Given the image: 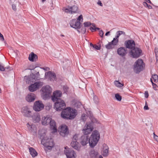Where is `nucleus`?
<instances>
[{
    "mask_svg": "<svg viewBox=\"0 0 158 158\" xmlns=\"http://www.w3.org/2000/svg\"><path fill=\"white\" fill-rule=\"evenodd\" d=\"M46 130L42 129L39 132L40 138L42 139L41 143L44 146L45 150L48 151L51 149L54 146V143L52 139L49 138L46 135Z\"/></svg>",
    "mask_w": 158,
    "mask_h": 158,
    "instance_id": "obj_1",
    "label": "nucleus"
},
{
    "mask_svg": "<svg viewBox=\"0 0 158 158\" xmlns=\"http://www.w3.org/2000/svg\"><path fill=\"white\" fill-rule=\"evenodd\" d=\"M76 115L77 111L69 107L63 110L61 114V116L62 118L67 119H73Z\"/></svg>",
    "mask_w": 158,
    "mask_h": 158,
    "instance_id": "obj_2",
    "label": "nucleus"
},
{
    "mask_svg": "<svg viewBox=\"0 0 158 158\" xmlns=\"http://www.w3.org/2000/svg\"><path fill=\"white\" fill-rule=\"evenodd\" d=\"M100 138L99 132L97 130L94 131L90 135L89 139V144L91 147H94L96 146Z\"/></svg>",
    "mask_w": 158,
    "mask_h": 158,
    "instance_id": "obj_3",
    "label": "nucleus"
},
{
    "mask_svg": "<svg viewBox=\"0 0 158 158\" xmlns=\"http://www.w3.org/2000/svg\"><path fill=\"white\" fill-rule=\"evenodd\" d=\"M52 91L51 87L49 85L44 86L40 90L41 96L44 100L49 98Z\"/></svg>",
    "mask_w": 158,
    "mask_h": 158,
    "instance_id": "obj_4",
    "label": "nucleus"
},
{
    "mask_svg": "<svg viewBox=\"0 0 158 158\" xmlns=\"http://www.w3.org/2000/svg\"><path fill=\"white\" fill-rule=\"evenodd\" d=\"M88 116L85 114H82L81 119L83 122L87 123H99V122L93 116L91 111H89V114L87 113Z\"/></svg>",
    "mask_w": 158,
    "mask_h": 158,
    "instance_id": "obj_5",
    "label": "nucleus"
},
{
    "mask_svg": "<svg viewBox=\"0 0 158 158\" xmlns=\"http://www.w3.org/2000/svg\"><path fill=\"white\" fill-rule=\"evenodd\" d=\"M144 66V64L143 60L141 59H138L134 65V70L136 73H139L143 69Z\"/></svg>",
    "mask_w": 158,
    "mask_h": 158,
    "instance_id": "obj_6",
    "label": "nucleus"
},
{
    "mask_svg": "<svg viewBox=\"0 0 158 158\" xmlns=\"http://www.w3.org/2000/svg\"><path fill=\"white\" fill-rule=\"evenodd\" d=\"M93 123H86L82 129V133L86 135L90 134L93 131L94 127Z\"/></svg>",
    "mask_w": 158,
    "mask_h": 158,
    "instance_id": "obj_7",
    "label": "nucleus"
},
{
    "mask_svg": "<svg viewBox=\"0 0 158 158\" xmlns=\"http://www.w3.org/2000/svg\"><path fill=\"white\" fill-rule=\"evenodd\" d=\"M64 152L67 158H76V154L73 150L69 149L67 146L64 147Z\"/></svg>",
    "mask_w": 158,
    "mask_h": 158,
    "instance_id": "obj_8",
    "label": "nucleus"
},
{
    "mask_svg": "<svg viewBox=\"0 0 158 158\" xmlns=\"http://www.w3.org/2000/svg\"><path fill=\"white\" fill-rule=\"evenodd\" d=\"M55 102L54 107L57 111H60L65 108V104L62 99H58Z\"/></svg>",
    "mask_w": 158,
    "mask_h": 158,
    "instance_id": "obj_9",
    "label": "nucleus"
},
{
    "mask_svg": "<svg viewBox=\"0 0 158 158\" xmlns=\"http://www.w3.org/2000/svg\"><path fill=\"white\" fill-rule=\"evenodd\" d=\"M142 53V50L137 47L134 48L129 52L130 55L134 58L139 57L141 55Z\"/></svg>",
    "mask_w": 158,
    "mask_h": 158,
    "instance_id": "obj_10",
    "label": "nucleus"
},
{
    "mask_svg": "<svg viewBox=\"0 0 158 158\" xmlns=\"http://www.w3.org/2000/svg\"><path fill=\"white\" fill-rule=\"evenodd\" d=\"M40 78V74L39 72H37L35 74H31L28 77L25 76V79H26V81L27 83H29L31 82H33L35 80H39Z\"/></svg>",
    "mask_w": 158,
    "mask_h": 158,
    "instance_id": "obj_11",
    "label": "nucleus"
},
{
    "mask_svg": "<svg viewBox=\"0 0 158 158\" xmlns=\"http://www.w3.org/2000/svg\"><path fill=\"white\" fill-rule=\"evenodd\" d=\"M43 85V83L42 82H37L33 84H31L28 87L29 90L33 92L39 89Z\"/></svg>",
    "mask_w": 158,
    "mask_h": 158,
    "instance_id": "obj_12",
    "label": "nucleus"
},
{
    "mask_svg": "<svg viewBox=\"0 0 158 158\" xmlns=\"http://www.w3.org/2000/svg\"><path fill=\"white\" fill-rule=\"evenodd\" d=\"M59 131L61 135L65 136L69 134V130L67 126L65 125H61L59 129Z\"/></svg>",
    "mask_w": 158,
    "mask_h": 158,
    "instance_id": "obj_13",
    "label": "nucleus"
},
{
    "mask_svg": "<svg viewBox=\"0 0 158 158\" xmlns=\"http://www.w3.org/2000/svg\"><path fill=\"white\" fill-rule=\"evenodd\" d=\"M44 107V105L40 101L35 102L33 107V109L35 111H39L42 110Z\"/></svg>",
    "mask_w": 158,
    "mask_h": 158,
    "instance_id": "obj_14",
    "label": "nucleus"
},
{
    "mask_svg": "<svg viewBox=\"0 0 158 158\" xmlns=\"http://www.w3.org/2000/svg\"><path fill=\"white\" fill-rule=\"evenodd\" d=\"M21 112L25 117H30L31 116V111L30 108L28 106H25L23 107Z\"/></svg>",
    "mask_w": 158,
    "mask_h": 158,
    "instance_id": "obj_15",
    "label": "nucleus"
},
{
    "mask_svg": "<svg viewBox=\"0 0 158 158\" xmlns=\"http://www.w3.org/2000/svg\"><path fill=\"white\" fill-rule=\"evenodd\" d=\"M62 94V92L60 90H57L54 91L52 96V100L53 102H55L58 100V99H61L60 98Z\"/></svg>",
    "mask_w": 158,
    "mask_h": 158,
    "instance_id": "obj_16",
    "label": "nucleus"
},
{
    "mask_svg": "<svg viewBox=\"0 0 158 158\" xmlns=\"http://www.w3.org/2000/svg\"><path fill=\"white\" fill-rule=\"evenodd\" d=\"M45 77L46 79L53 81L56 79V75L55 73L49 71L45 73Z\"/></svg>",
    "mask_w": 158,
    "mask_h": 158,
    "instance_id": "obj_17",
    "label": "nucleus"
},
{
    "mask_svg": "<svg viewBox=\"0 0 158 158\" xmlns=\"http://www.w3.org/2000/svg\"><path fill=\"white\" fill-rule=\"evenodd\" d=\"M27 127L29 131L34 135L36 134V128L35 126L28 123L27 124Z\"/></svg>",
    "mask_w": 158,
    "mask_h": 158,
    "instance_id": "obj_18",
    "label": "nucleus"
},
{
    "mask_svg": "<svg viewBox=\"0 0 158 158\" xmlns=\"http://www.w3.org/2000/svg\"><path fill=\"white\" fill-rule=\"evenodd\" d=\"M81 23L79 21H77L76 19L72 20L70 22V26L74 28L79 29Z\"/></svg>",
    "mask_w": 158,
    "mask_h": 158,
    "instance_id": "obj_19",
    "label": "nucleus"
},
{
    "mask_svg": "<svg viewBox=\"0 0 158 158\" xmlns=\"http://www.w3.org/2000/svg\"><path fill=\"white\" fill-rule=\"evenodd\" d=\"M102 154L104 157H106L109 154V148L107 145L104 143L102 146Z\"/></svg>",
    "mask_w": 158,
    "mask_h": 158,
    "instance_id": "obj_20",
    "label": "nucleus"
},
{
    "mask_svg": "<svg viewBox=\"0 0 158 158\" xmlns=\"http://www.w3.org/2000/svg\"><path fill=\"white\" fill-rule=\"evenodd\" d=\"M52 117L49 116L47 115L42 117L41 120V123L43 125H48L52 120Z\"/></svg>",
    "mask_w": 158,
    "mask_h": 158,
    "instance_id": "obj_21",
    "label": "nucleus"
},
{
    "mask_svg": "<svg viewBox=\"0 0 158 158\" xmlns=\"http://www.w3.org/2000/svg\"><path fill=\"white\" fill-rule=\"evenodd\" d=\"M89 139L87 135H84L80 139V143L82 146L86 145L89 143Z\"/></svg>",
    "mask_w": 158,
    "mask_h": 158,
    "instance_id": "obj_22",
    "label": "nucleus"
},
{
    "mask_svg": "<svg viewBox=\"0 0 158 158\" xmlns=\"http://www.w3.org/2000/svg\"><path fill=\"white\" fill-rule=\"evenodd\" d=\"M125 44L126 48L131 50L135 48V42L132 40H129L125 42Z\"/></svg>",
    "mask_w": 158,
    "mask_h": 158,
    "instance_id": "obj_23",
    "label": "nucleus"
},
{
    "mask_svg": "<svg viewBox=\"0 0 158 158\" xmlns=\"http://www.w3.org/2000/svg\"><path fill=\"white\" fill-rule=\"evenodd\" d=\"M117 52L120 56L123 57L127 54V50L125 48L121 47L118 48Z\"/></svg>",
    "mask_w": 158,
    "mask_h": 158,
    "instance_id": "obj_24",
    "label": "nucleus"
},
{
    "mask_svg": "<svg viewBox=\"0 0 158 158\" xmlns=\"http://www.w3.org/2000/svg\"><path fill=\"white\" fill-rule=\"evenodd\" d=\"M36 96L33 93H31L28 94L26 97V100L28 102H33L35 99Z\"/></svg>",
    "mask_w": 158,
    "mask_h": 158,
    "instance_id": "obj_25",
    "label": "nucleus"
},
{
    "mask_svg": "<svg viewBox=\"0 0 158 158\" xmlns=\"http://www.w3.org/2000/svg\"><path fill=\"white\" fill-rule=\"evenodd\" d=\"M49 123L50 126V128L52 130V132L55 133L57 131V129L55 121L52 118Z\"/></svg>",
    "mask_w": 158,
    "mask_h": 158,
    "instance_id": "obj_26",
    "label": "nucleus"
},
{
    "mask_svg": "<svg viewBox=\"0 0 158 158\" xmlns=\"http://www.w3.org/2000/svg\"><path fill=\"white\" fill-rule=\"evenodd\" d=\"M71 145L73 148L76 150H79L80 149L81 146L76 140H72Z\"/></svg>",
    "mask_w": 158,
    "mask_h": 158,
    "instance_id": "obj_27",
    "label": "nucleus"
},
{
    "mask_svg": "<svg viewBox=\"0 0 158 158\" xmlns=\"http://www.w3.org/2000/svg\"><path fill=\"white\" fill-rule=\"evenodd\" d=\"M37 59V56L33 52H31L29 55L28 59L30 61L34 62L36 61Z\"/></svg>",
    "mask_w": 158,
    "mask_h": 158,
    "instance_id": "obj_28",
    "label": "nucleus"
},
{
    "mask_svg": "<svg viewBox=\"0 0 158 158\" xmlns=\"http://www.w3.org/2000/svg\"><path fill=\"white\" fill-rule=\"evenodd\" d=\"M32 119L34 122L38 123L40 121V116L38 114H35L32 117Z\"/></svg>",
    "mask_w": 158,
    "mask_h": 158,
    "instance_id": "obj_29",
    "label": "nucleus"
},
{
    "mask_svg": "<svg viewBox=\"0 0 158 158\" xmlns=\"http://www.w3.org/2000/svg\"><path fill=\"white\" fill-rule=\"evenodd\" d=\"M98 154V152L94 150H91L88 155L87 158H96V156Z\"/></svg>",
    "mask_w": 158,
    "mask_h": 158,
    "instance_id": "obj_30",
    "label": "nucleus"
},
{
    "mask_svg": "<svg viewBox=\"0 0 158 158\" xmlns=\"http://www.w3.org/2000/svg\"><path fill=\"white\" fill-rule=\"evenodd\" d=\"M29 151L32 157H34L37 155L38 153L36 150L32 148H29Z\"/></svg>",
    "mask_w": 158,
    "mask_h": 158,
    "instance_id": "obj_31",
    "label": "nucleus"
},
{
    "mask_svg": "<svg viewBox=\"0 0 158 158\" xmlns=\"http://www.w3.org/2000/svg\"><path fill=\"white\" fill-rule=\"evenodd\" d=\"M71 14H73L77 12L78 10V7L77 6H70Z\"/></svg>",
    "mask_w": 158,
    "mask_h": 158,
    "instance_id": "obj_32",
    "label": "nucleus"
},
{
    "mask_svg": "<svg viewBox=\"0 0 158 158\" xmlns=\"http://www.w3.org/2000/svg\"><path fill=\"white\" fill-rule=\"evenodd\" d=\"M151 82H157L158 81V76L156 74H154L152 76L151 78Z\"/></svg>",
    "mask_w": 158,
    "mask_h": 158,
    "instance_id": "obj_33",
    "label": "nucleus"
},
{
    "mask_svg": "<svg viewBox=\"0 0 158 158\" xmlns=\"http://www.w3.org/2000/svg\"><path fill=\"white\" fill-rule=\"evenodd\" d=\"M62 10L64 12L66 13L71 14V7L70 6L64 7Z\"/></svg>",
    "mask_w": 158,
    "mask_h": 158,
    "instance_id": "obj_34",
    "label": "nucleus"
},
{
    "mask_svg": "<svg viewBox=\"0 0 158 158\" xmlns=\"http://www.w3.org/2000/svg\"><path fill=\"white\" fill-rule=\"evenodd\" d=\"M114 46L111 42H109L107 44L105 45L106 48L109 49H111L114 48Z\"/></svg>",
    "mask_w": 158,
    "mask_h": 158,
    "instance_id": "obj_35",
    "label": "nucleus"
},
{
    "mask_svg": "<svg viewBox=\"0 0 158 158\" xmlns=\"http://www.w3.org/2000/svg\"><path fill=\"white\" fill-rule=\"evenodd\" d=\"M118 42V39L116 37L114 38L113 40L111 42L112 44L115 46L117 45Z\"/></svg>",
    "mask_w": 158,
    "mask_h": 158,
    "instance_id": "obj_36",
    "label": "nucleus"
},
{
    "mask_svg": "<svg viewBox=\"0 0 158 158\" xmlns=\"http://www.w3.org/2000/svg\"><path fill=\"white\" fill-rule=\"evenodd\" d=\"M114 84L115 86L118 87H121L123 85V84L121 83L118 81H114Z\"/></svg>",
    "mask_w": 158,
    "mask_h": 158,
    "instance_id": "obj_37",
    "label": "nucleus"
},
{
    "mask_svg": "<svg viewBox=\"0 0 158 158\" xmlns=\"http://www.w3.org/2000/svg\"><path fill=\"white\" fill-rule=\"evenodd\" d=\"M125 32L122 31H118L116 33L117 35L115 36V37H117L118 39L119 36L122 34H123L124 35H125Z\"/></svg>",
    "mask_w": 158,
    "mask_h": 158,
    "instance_id": "obj_38",
    "label": "nucleus"
},
{
    "mask_svg": "<svg viewBox=\"0 0 158 158\" xmlns=\"http://www.w3.org/2000/svg\"><path fill=\"white\" fill-rule=\"evenodd\" d=\"M115 97L117 100L120 101L122 100V97L118 94H116L115 95Z\"/></svg>",
    "mask_w": 158,
    "mask_h": 158,
    "instance_id": "obj_39",
    "label": "nucleus"
},
{
    "mask_svg": "<svg viewBox=\"0 0 158 158\" xmlns=\"http://www.w3.org/2000/svg\"><path fill=\"white\" fill-rule=\"evenodd\" d=\"M86 31V28L85 27H82L81 28V30H79V29H78V30H77V31L79 33H83V34H84L85 33Z\"/></svg>",
    "mask_w": 158,
    "mask_h": 158,
    "instance_id": "obj_40",
    "label": "nucleus"
},
{
    "mask_svg": "<svg viewBox=\"0 0 158 158\" xmlns=\"http://www.w3.org/2000/svg\"><path fill=\"white\" fill-rule=\"evenodd\" d=\"M77 21H79L81 23V22H82L83 20V17L82 15H80L78 18L77 19Z\"/></svg>",
    "mask_w": 158,
    "mask_h": 158,
    "instance_id": "obj_41",
    "label": "nucleus"
},
{
    "mask_svg": "<svg viewBox=\"0 0 158 158\" xmlns=\"http://www.w3.org/2000/svg\"><path fill=\"white\" fill-rule=\"evenodd\" d=\"M84 27H88L90 26L91 25V23L89 22H85L84 23Z\"/></svg>",
    "mask_w": 158,
    "mask_h": 158,
    "instance_id": "obj_42",
    "label": "nucleus"
},
{
    "mask_svg": "<svg viewBox=\"0 0 158 158\" xmlns=\"http://www.w3.org/2000/svg\"><path fill=\"white\" fill-rule=\"evenodd\" d=\"M155 52L156 56V59L157 60H158V47L155 48Z\"/></svg>",
    "mask_w": 158,
    "mask_h": 158,
    "instance_id": "obj_43",
    "label": "nucleus"
},
{
    "mask_svg": "<svg viewBox=\"0 0 158 158\" xmlns=\"http://www.w3.org/2000/svg\"><path fill=\"white\" fill-rule=\"evenodd\" d=\"M153 137L155 140L158 142V136L156 135L154 132L153 133Z\"/></svg>",
    "mask_w": 158,
    "mask_h": 158,
    "instance_id": "obj_44",
    "label": "nucleus"
},
{
    "mask_svg": "<svg viewBox=\"0 0 158 158\" xmlns=\"http://www.w3.org/2000/svg\"><path fill=\"white\" fill-rule=\"evenodd\" d=\"M69 88L67 86H64L63 87V89L65 92H67L69 90Z\"/></svg>",
    "mask_w": 158,
    "mask_h": 158,
    "instance_id": "obj_45",
    "label": "nucleus"
},
{
    "mask_svg": "<svg viewBox=\"0 0 158 158\" xmlns=\"http://www.w3.org/2000/svg\"><path fill=\"white\" fill-rule=\"evenodd\" d=\"M78 137V135H74L72 140H77Z\"/></svg>",
    "mask_w": 158,
    "mask_h": 158,
    "instance_id": "obj_46",
    "label": "nucleus"
},
{
    "mask_svg": "<svg viewBox=\"0 0 158 158\" xmlns=\"http://www.w3.org/2000/svg\"><path fill=\"white\" fill-rule=\"evenodd\" d=\"M94 100L95 103H98V97L96 96H94Z\"/></svg>",
    "mask_w": 158,
    "mask_h": 158,
    "instance_id": "obj_47",
    "label": "nucleus"
},
{
    "mask_svg": "<svg viewBox=\"0 0 158 158\" xmlns=\"http://www.w3.org/2000/svg\"><path fill=\"white\" fill-rule=\"evenodd\" d=\"M90 29L92 31H96L99 29V28L97 27H90Z\"/></svg>",
    "mask_w": 158,
    "mask_h": 158,
    "instance_id": "obj_48",
    "label": "nucleus"
},
{
    "mask_svg": "<svg viewBox=\"0 0 158 158\" xmlns=\"http://www.w3.org/2000/svg\"><path fill=\"white\" fill-rule=\"evenodd\" d=\"M151 82L152 84V85L153 87V89L155 90H157V89H156L157 85H156V84L154 83V82H152V81Z\"/></svg>",
    "mask_w": 158,
    "mask_h": 158,
    "instance_id": "obj_49",
    "label": "nucleus"
},
{
    "mask_svg": "<svg viewBox=\"0 0 158 158\" xmlns=\"http://www.w3.org/2000/svg\"><path fill=\"white\" fill-rule=\"evenodd\" d=\"M104 33L103 31L102 30L99 31V35L101 37H103V36Z\"/></svg>",
    "mask_w": 158,
    "mask_h": 158,
    "instance_id": "obj_50",
    "label": "nucleus"
},
{
    "mask_svg": "<svg viewBox=\"0 0 158 158\" xmlns=\"http://www.w3.org/2000/svg\"><path fill=\"white\" fill-rule=\"evenodd\" d=\"M149 109V107L148 106L147 103L146 102H145V106L144 107V110H148Z\"/></svg>",
    "mask_w": 158,
    "mask_h": 158,
    "instance_id": "obj_51",
    "label": "nucleus"
},
{
    "mask_svg": "<svg viewBox=\"0 0 158 158\" xmlns=\"http://www.w3.org/2000/svg\"><path fill=\"white\" fill-rule=\"evenodd\" d=\"M94 48L96 50H100V47L98 46L95 45H94Z\"/></svg>",
    "mask_w": 158,
    "mask_h": 158,
    "instance_id": "obj_52",
    "label": "nucleus"
},
{
    "mask_svg": "<svg viewBox=\"0 0 158 158\" xmlns=\"http://www.w3.org/2000/svg\"><path fill=\"white\" fill-rule=\"evenodd\" d=\"M0 70L1 71H4L5 70V68L3 66L0 64Z\"/></svg>",
    "mask_w": 158,
    "mask_h": 158,
    "instance_id": "obj_53",
    "label": "nucleus"
},
{
    "mask_svg": "<svg viewBox=\"0 0 158 158\" xmlns=\"http://www.w3.org/2000/svg\"><path fill=\"white\" fill-rule=\"evenodd\" d=\"M144 95H145V97L146 98H147L148 97L149 94H148V91H146L145 92Z\"/></svg>",
    "mask_w": 158,
    "mask_h": 158,
    "instance_id": "obj_54",
    "label": "nucleus"
},
{
    "mask_svg": "<svg viewBox=\"0 0 158 158\" xmlns=\"http://www.w3.org/2000/svg\"><path fill=\"white\" fill-rule=\"evenodd\" d=\"M98 4L101 6H102V4L100 1H98Z\"/></svg>",
    "mask_w": 158,
    "mask_h": 158,
    "instance_id": "obj_55",
    "label": "nucleus"
},
{
    "mask_svg": "<svg viewBox=\"0 0 158 158\" xmlns=\"http://www.w3.org/2000/svg\"><path fill=\"white\" fill-rule=\"evenodd\" d=\"M42 69L45 71H48L49 70V68L48 67L43 68Z\"/></svg>",
    "mask_w": 158,
    "mask_h": 158,
    "instance_id": "obj_56",
    "label": "nucleus"
},
{
    "mask_svg": "<svg viewBox=\"0 0 158 158\" xmlns=\"http://www.w3.org/2000/svg\"><path fill=\"white\" fill-rule=\"evenodd\" d=\"M12 7L13 9L14 10H16V6H15V5H12Z\"/></svg>",
    "mask_w": 158,
    "mask_h": 158,
    "instance_id": "obj_57",
    "label": "nucleus"
},
{
    "mask_svg": "<svg viewBox=\"0 0 158 158\" xmlns=\"http://www.w3.org/2000/svg\"><path fill=\"white\" fill-rule=\"evenodd\" d=\"M143 5L146 7L147 6H148V4H147V3L146 2H143Z\"/></svg>",
    "mask_w": 158,
    "mask_h": 158,
    "instance_id": "obj_58",
    "label": "nucleus"
},
{
    "mask_svg": "<svg viewBox=\"0 0 158 158\" xmlns=\"http://www.w3.org/2000/svg\"><path fill=\"white\" fill-rule=\"evenodd\" d=\"M146 7H147L148 9H151L152 8V6L150 5H148V6H147Z\"/></svg>",
    "mask_w": 158,
    "mask_h": 158,
    "instance_id": "obj_59",
    "label": "nucleus"
},
{
    "mask_svg": "<svg viewBox=\"0 0 158 158\" xmlns=\"http://www.w3.org/2000/svg\"><path fill=\"white\" fill-rule=\"evenodd\" d=\"M145 1H146L145 2H146L147 3L148 2L150 3H151V2L150 0H145Z\"/></svg>",
    "mask_w": 158,
    "mask_h": 158,
    "instance_id": "obj_60",
    "label": "nucleus"
},
{
    "mask_svg": "<svg viewBox=\"0 0 158 158\" xmlns=\"http://www.w3.org/2000/svg\"><path fill=\"white\" fill-rule=\"evenodd\" d=\"M110 33V31H108L105 34V35L107 36L108 34Z\"/></svg>",
    "mask_w": 158,
    "mask_h": 158,
    "instance_id": "obj_61",
    "label": "nucleus"
},
{
    "mask_svg": "<svg viewBox=\"0 0 158 158\" xmlns=\"http://www.w3.org/2000/svg\"><path fill=\"white\" fill-rule=\"evenodd\" d=\"M90 46L91 47H92L93 48H94V45H93V44H92V43H90Z\"/></svg>",
    "mask_w": 158,
    "mask_h": 158,
    "instance_id": "obj_62",
    "label": "nucleus"
},
{
    "mask_svg": "<svg viewBox=\"0 0 158 158\" xmlns=\"http://www.w3.org/2000/svg\"><path fill=\"white\" fill-rule=\"evenodd\" d=\"M92 26H93V27H95V25L94 24H93Z\"/></svg>",
    "mask_w": 158,
    "mask_h": 158,
    "instance_id": "obj_63",
    "label": "nucleus"
},
{
    "mask_svg": "<svg viewBox=\"0 0 158 158\" xmlns=\"http://www.w3.org/2000/svg\"><path fill=\"white\" fill-rule=\"evenodd\" d=\"M98 158H103V157L101 155H100L99 156V157Z\"/></svg>",
    "mask_w": 158,
    "mask_h": 158,
    "instance_id": "obj_64",
    "label": "nucleus"
}]
</instances>
